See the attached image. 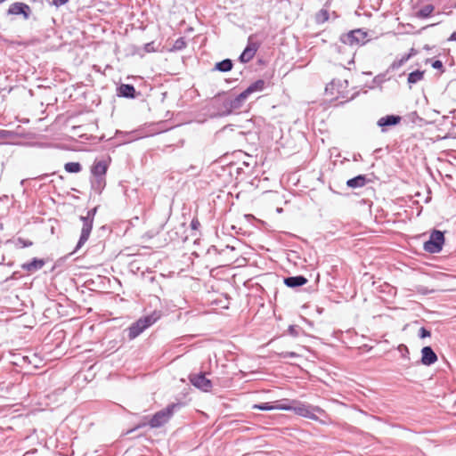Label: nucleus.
<instances>
[{
    "instance_id": "41",
    "label": "nucleus",
    "mask_w": 456,
    "mask_h": 456,
    "mask_svg": "<svg viewBox=\"0 0 456 456\" xmlns=\"http://www.w3.org/2000/svg\"><path fill=\"white\" fill-rule=\"evenodd\" d=\"M449 40L456 41V31L451 35Z\"/></svg>"
},
{
    "instance_id": "40",
    "label": "nucleus",
    "mask_w": 456,
    "mask_h": 456,
    "mask_svg": "<svg viewBox=\"0 0 456 456\" xmlns=\"http://www.w3.org/2000/svg\"><path fill=\"white\" fill-rule=\"evenodd\" d=\"M9 134V132L6 130H0V138H6Z\"/></svg>"
},
{
    "instance_id": "22",
    "label": "nucleus",
    "mask_w": 456,
    "mask_h": 456,
    "mask_svg": "<svg viewBox=\"0 0 456 456\" xmlns=\"http://www.w3.org/2000/svg\"><path fill=\"white\" fill-rule=\"evenodd\" d=\"M233 63L230 59H224L216 64L215 69L221 72H227L232 69Z\"/></svg>"
},
{
    "instance_id": "14",
    "label": "nucleus",
    "mask_w": 456,
    "mask_h": 456,
    "mask_svg": "<svg viewBox=\"0 0 456 456\" xmlns=\"http://www.w3.org/2000/svg\"><path fill=\"white\" fill-rule=\"evenodd\" d=\"M45 261L34 257L30 262L24 263L21 265V269L28 273L37 272L44 267Z\"/></svg>"
},
{
    "instance_id": "24",
    "label": "nucleus",
    "mask_w": 456,
    "mask_h": 456,
    "mask_svg": "<svg viewBox=\"0 0 456 456\" xmlns=\"http://www.w3.org/2000/svg\"><path fill=\"white\" fill-rule=\"evenodd\" d=\"M434 6L432 4H427L423 6L418 12L416 13L417 18L425 19L431 15L434 11Z\"/></svg>"
},
{
    "instance_id": "35",
    "label": "nucleus",
    "mask_w": 456,
    "mask_h": 456,
    "mask_svg": "<svg viewBox=\"0 0 456 456\" xmlns=\"http://www.w3.org/2000/svg\"><path fill=\"white\" fill-rule=\"evenodd\" d=\"M144 50L147 53L154 52L155 49H154V46H153V42L145 44L144 45Z\"/></svg>"
},
{
    "instance_id": "17",
    "label": "nucleus",
    "mask_w": 456,
    "mask_h": 456,
    "mask_svg": "<svg viewBox=\"0 0 456 456\" xmlns=\"http://www.w3.org/2000/svg\"><path fill=\"white\" fill-rule=\"evenodd\" d=\"M161 317L160 312L154 311L149 315L143 316L140 318V322L142 325L144 326L145 329L149 328L152 324H154L159 318Z\"/></svg>"
},
{
    "instance_id": "32",
    "label": "nucleus",
    "mask_w": 456,
    "mask_h": 456,
    "mask_svg": "<svg viewBox=\"0 0 456 456\" xmlns=\"http://www.w3.org/2000/svg\"><path fill=\"white\" fill-rule=\"evenodd\" d=\"M46 2L48 4H50L51 5H54L55 7H60L63 4H65L66 3H68L69 0H46Z\"/></svg>"
},
{
    "instance_id": "28",
    "label": "nucleus",
    "mask_w": 456,
    "mask_h": 456,
    "mask_svg": "<svg viewBox=\"0 0 456 456\" xmlns=\"http://www.w3.org/2000/svg\"><path fill=\"white\" fill-rule=\"evenodd\" d=\"M186 46V41L184 39V37H179L177 38L174 45H173V50H175V51H180V50H183V48H185Z\"/></svg>"
},
{
    "instance_id": "3",
    "label": "nucleus",
    "mask_w": 456,
    "mask_h": 456,
    "mask_svg": "<svg viewBox=\"0 0 456 456\" xmlns=\"http://www.w3.org/2000/svg\"><path fill=\"white\" fill-rule=\"evenodd\" d=\"M177 408H180L179 403H171L167 405L166 408L157 411L149 420L148 424L152 428L162 427L164 424L168 422L173 416L175 410Z\"/></svg>"
},
{
    "instance_id": "30",
    "label": "nucleus",
    "mask_w": 456,
    "mask_h": 456,
    "mask_svg": "<svg viewBox=\"0 0 456 456\" xmlns=\"http://www.w3.org/2000/svg\"><path fill=\"white\" fill-rule=\"evenodd\" d=\"M397 350L400 352L401 356L403 358H405V359L410 358L409 357L410 352H409V348L407 347V346L401 344L398 346Z\"/></svg>"
},
{
    "instance_id": "37",
    "label": "nucleus",
    "mask_w": 456,
    "mask_h": 456,
    "mask_svg": "<svg viewBox=\"0 0 456 456\" xmlns=\"http://www.w3.org/2000/svg\"><path fill=\"white\" fill-rule=\"evenodd\" d=\"M432 67L434 69H440L443 68V62L439 60H436L435 61H433Z\"/></svg>"
},
{
    "instance_id": "11",
    "label": "nucleus",
    "mask_w": 456,
    "mask_h": 456,
    "mask_svg": "<svg viewBox=\"0 0 456 456\" xmlns=\"http://www.w3.org/2000/svg\"><path fill=\"white\" fill-rule=\"evenodd\" d=\"M402 120V118L398 115H387L380 118L377 125L381 128L382 132L387 131V127L398 125Z\"/></svg>"
},
{
    "instance_id": "10",
    "label": "nucleus",
    "mask_w": 456,
    "mask_h": 456,
    "mask_svg": "<svg viewBox=\"0 0 456 456\" xmlns=\"http://www.w3.org/2000/svg\"><path fill=\"white\" fill-rule=\"evenodd\" d=\"M248 99V96L244 92H241L234 98H230L225 100L224 105L229 110V112L238 110L242 107L245 101Z\"/></svg>"
},
{
    "instance_id": "1",
    "label": "nucleus",
    "mask_w": 456,
    "mask_h": 456,
    "mask_svg": "<svg viewBox=\"0 0 456 456\" xmlns=\"http://www.w3.org/2000/svg\"><path fill=\"white\" fill-rule=\"evenodd\" d=\"M97 208H98L95 207L88 210L86 216L80 217V220L83 222V226L81 230V235L76 246L75 251L82 248L84 244L88 240L90 233L93 229L94 219L97 212Z\"/></svg>"
},
{
    "instance_id": "39",
    "label": "nucleus",
    "mask_w": 456,
    "mask_h": 456,
    "mask_svg": "<svg viewBox=\"0 0 456 456\" xmlns=\"http://www.w3.org/2000/svg\"><path fill=\"white\" fill-rule=\"evenodd\" d=\"M200 226V222L196 219H193L191 222V227L194 230L198 229V227Z\"/></svg>"
},
{
    "instance_id": "13",
    "label": "nucleus",
    "mask_w": 456,
    "mask_h": 456,
    "mask_svg": "<svg viewBox=\"0 0 456 456\" xmlns=\"http://www.w3.org/2000/svg\"><path fill=\"white\" fill-rule=\"evenodd\" d=\"M108 163L105 160H95L91 167L92 176L105 177Z\"/></svg>"
},
{
    "instance_id": "8",
    "label": "nucleus",
    "mask_w": 456,
    "mask_h": 456,
    "mask_svg": "<svg viewBox=\"0 0 456 456\" xmlns=\"http://www.w3.org/2000/svg\"><path fill=\"white\" fill-rule=\"evenodd\" d=\"M7 13L10 15H22L25 20H28L30 16L31 9L27 4L16 2L9 6Z\"/></svg>"
},
{
    "instance_id": "34",
    "label": "nucleus",
    "mask_w": 456,
    "mask_h": 456,
    "mask_svg": "<svg viewBox=\"0 0 456 456\" xmlns=\"http://www.w3.org/2000/svg\"><path fill=\"white\" fill-rule=\"evenodd\" d=\"M430 335H431L430 331L428 330H427L426 328L421 327L419 329V336L420 338H425L430 337Z\"/></svg>"
},
{
    "instance_id": "18",
    "label": "nucleus",
    "mask_w": 456,
    "mask_h": 456,
    "mask_svg": "<svg viewBox=\"0 0 456 456\" xmlns=\"http://www.w3.org/2000/svg\"><path fill=\"white\" fill-rule=\"evenodd\" d=\"M265 87V81L263 79H258L249 85L243 92L248 97L251 94L256 92H262Z\"/></svg>"
},
{
    "instance_id": "4",
    "label": "nucleus",
    "mask_w": 456,
    "mask_h": 456,
    "mask_svg": "<svg viewBox=\"0 0 456 456\" xmlns=\"http://www.w3.org/2000/svg\"><path fill=\"white\" fill-rule=\"evenodd\" d=\"M348 86V82L346 79L336 78L333 79L330 83H329L325 87V92L327 94L331 95L332 97L338 98H347L346 88Z\"/></svg>"
},
{
    "instance_id": "2",
    "label": "nucleus",
    "mask_w": 456,
    "mask_h": 456,
    "mask_svg": "<svg viewBox=\"0 0 456 456\" xmlns=\"http://www.w3.org/2000/svg\"><path fill=\"white\" fill-rule=\"evenodd\" d=\"M292 411L298 416L307 418L312 420H318L316 413H324V411L319 406H314L296 400H293Z\"/></svg>"
},
{
    "instance_id": "25",
    "label": "nucleus",
    "mask_w": 456,
    "mask_h": 456,
    "mask_svg": "<svg viewBox=\"0 0 456 456\" xmlns=\"http://www.w3.org/2000/svg\"><path fill=\"white\" fill-rule=\"evenodd\" d=\"M275 410L290 411L293 408V400L284 399L281 403H276L274 404Z\"/></svg>"
},
{
    "instance_id": "29",
    "label": "nucleus",
    "mask_w": 456,
    "mask_h": 456,
    "mask_svg": "<svg viewBox=\"0 0 456 456\" xmlns=\"http://www.w3.org/2000/svg\"><path fill=\"white\" fill-rule=\"evenodd\" d=\"M252 408L253 409H257V410H260V411L275 410L274 404H272L270 403H259V404H254Z\"/></svg>"
},
{
    "instance_id": "9",
    "label": "nucleus",
    "mask_w": 456,
    "mask_h": 456,
    "mask_svg": "<svg viewBox=\"0 0 456 456\" xmlns=\"http://www.w3.org/2000/svg\"><path fill=\"white\" fill-rule=\"evenodd\" d=\"M258 47L259 45L256 42H252V37H249L246 48L239 57L240 61L242 63H247L251 61L258 50Z\"/></svg>"
},
{
    "instance_id": "15",
    "label": "nucleus",
    "mask_w": 456,
    "mask_h": 456,
    "mask_svg": "<svg viewBox=\"0 0 456 456\" xmlns=\"http://www.w3.org/2000/svg\"><path fill=\"white\" fill-rule=\"evenodd\" d=\"M307 279L303 275L289 276L284 279V284L289 288H297L305 285Z\"/></svg>"
},
{
    "instance_id": "36",
    "label": "nucleus",
    "mask_w": 456,
    "mask_h": 456,
    "mask_svg": "<svg viewBox=\"0 0 456 456\" xmlns=\"http://www.w3.org/2000/svg\"><path fill=\"white\" fill-rule=\"evenodd\" d=\"M289 333L290 335H292L293 337H297L298 335V331H297V328L293 325H290L289 327Z\"/></svg>"
},
{
    "instance_id": "44",
    "label": "nucleus",
    "mask_w": 456,
    "mask_h": 456,
    "mask_svg": "<svg viewBox=\"0 0 456 456\" xmlns=\"http://www.w3.org/2000/svg\"><path fill=\"white\" fill-rule=\"evenodd\" d=\"M3 1L4 2L5 0H3Z\"/></svg>"
},
{
    "instance_id": "19",
    "label": "nucleus",
    "mask_w": 456,
    "mask_h": 456,
    "mask_svg": "<svg viewBox=\"0 0 456 456\" xmlns=\"http://www.w3.org/2000/svg\"><path fill=\"white\" fill-rule=\"evenodd\" d=\"M90 183L92 190L100 194L106 185V177L92 176Z\"/></svg>"
},
{
    "instance_id": "6",
    "label": "nucleus",
    "mask_w": 456,
    "mask_h": 456,
    "mask_svg": "<svg viewBox=\"0 0 456 456\" xmlns=\"http://www.w3.org/2000/svg\"><path fill=\"white\" fill-rule=\"evenodd\" d=\"M367 36V32L358 28L341 35L340 41L348 45H364Z\"/></svg>"
},
{
    "instance_id": "31",
    "label": "nucleus",
    "mask_w": 456,
    "mask_h": 456,
    "mask_svg": "<svg viewBox=\"0 0 456 456\" xmlns=\"http://www.w3.org/2000/svg\"><path fill=\"white\" fill-rule=\"evenodd\" d=\"M32 245H33V242L31 240H25L22 238H18L16 240V246H20L21 248L30 247Z\"/></svg>"
},
{
    "instance_id": "38",
    "label": "nucleus",
    "mask_w": 456,
    "mask_h": 456,
    "mask_svg": "<svg viewBox=\"0 0 456 456\" xmlns=\"http://www.w3.org/2000/svg\"><path fill=\"white\" fill-rule=\"evenodd\" d=\"M321 16L322 17V21H325V20H328V18H329V13H328V12H327L326 10H322V11L320 12V14H319V17H321Z\"/></svg>"
},
{
    "instance_id": "20",
    "label": "nucleus",
    "mask_w": 456,
    "mask_h": 456,
    "mask_svg": "<svg viewBox=\"0 0 456 456\" xmlns=\"http://www.w3.org/2000/svg\"><path fill=\"white\" fill-rule=\"evenodd\" d=\"M140 320H137L134 322L128 329V338L130 339H134L138 337L141 333H142L146 329L143 325L140 324Z\"/></svg>"
},
{
    "instance_id": "33",
    "label": "nucleus",
    "mask_w": 456,
    "mask_h": 456,
    "mask_svg": "<svg viewBox=\"0 0 456 456\" xmlns=\"http://www.w3.org/2000/svg\"><path fill=\"white\" fill-rule=\"evenodd\" d=\"M279 355L281 358H296L299 356V354L295 352H281L279 354Z\"/></svg>"
},
{
    "instance_id": "21",
    "label": "nucleus",
    "mask_w": 456,
    "mask_h": 456,
    "mask_svg": "<svg viewBox=\"0 0 456 456\" xmlns=\"http://www.w3.org/2000/svg\"><path fill=\"white\" fill-rule=\"evenodd\" d=\"M367 183V178L363 175H359L354 178L347 180L346 185L350 188H361Z\"/></svg>"
},
{
    "instance_id": "7",
    "label": "nucleus",
    "mask_w": 456,
    "mask_h": 456,
    "mask_svg": "<svg viewBox=\"0 0 456 456\" xmlns=\"http://www.w3.org/2000/svg\"><path fill=\"white\" fill-rule=\"evenodd\" d=\"M189 380L195 387L203 392H209L212 388V382L206 378L205 373L191 374Z\"/></svg>"
},
{
    "instance_id": "43",
    "label": "nucleus",
    "mask_w": 456,
    "mask_h": 456,
    "mask_svg": "<svg viewBox=\"0 0 456 456\" xmlns=\"http://www.w3.org/2000/svg\"><path fill=\"white\" fill-rule=\"evenodd\" d=\"M4 1L3 0H0V4L3 3Z\"/></svg>"
},
{
    "instance_id": "42",
    "label": "nucleus",
    "mask_w": 456,
    "mask_h": 456,
    "mask_svg": "<svg viewBox=\"0 0 456 456\" xmlns=\"http://www.w3.org/2000/svg\"><path fill=\"white\" fill-rule=\"evenodd\" d=\"M144 425H145V424H140V425H138V426L136 427V428H141V427H143Z\"/></svg>"
},
{
    "instance_id": "5",
    "label": "nucleus",
    "mask_w": 456,
    "mask_h": 456,
    "mask_svg": "<svg viewBox=\"0 0 456 456\" xmlns=\"http://www.w3.org/2000/svg\"><path fill=\"white\" fill-rule=\"evenodd\" d=\"M444 243V232L438 230H434L431 232L428 240L424 243L423 248L427 252L436 254L442 250Z\"/></svg>"
},
{
    "instance_id": "23",
    "label": "nucleus",
    "mask_w": 456,
    "mask_h": 456,
    "mask_svg": "<svg viewBox=\"0 0 456 456\" xmlns=\"http://www.w3.org/2000/svg\"><path fill=\"white\" fill-rule=\"evenodd\" d=\"M423 77H424V71L415 70V71L411 72L408 75L407 81L411 86V85L416 84V83L419 82L420 80H422Z\"/></svg>"
},
{
    "instance_id": "26",
    "label": "nucleus",
    "mask_w": 456,
    "mask_h": 456,
    "mask_svg": "<svg viewBox=\"0 0 456 456\" xmlns=\"http://www.w3.org/2000/svg\"><path fill=\"white\" fill-rule=\"evenodd\" d=\"M411 56V53L405 54L402 56L399 60H395L393 61V63L390 65L389 69L392 70H395L402 67Z\"/></svg>"
},
{
    "instance_id": "12",
    "label": "nucleus",
    "mask_w": 456,
    "mask_h": 456,
    "mask_svg": "<svg viewBox=\"0 0 456 456\" xmlns=\"http://www.w3.org/2000/svg\"><path fill=\"white\" fill-rule=\"evenodd\" d=\"M437 361V355L431 346H424L421 350V363L423 365L430 366Z\"/></svg>"
},
{
    "instance_id": "27",
    "label": "nucleus",
    "mask_w": 456,
    "mask_h": 456,
    "mask_svg": "<svg viewBox=\"0 0 456 456\" xmlns=\"http://www.w3.org/2000/svg\"><path fill=\"white\" fill-rule=\"evenodd\" d=\"M64 169L68 173H78L82 170V166L78 162H68L64 165Z\"/></svg>"
},
{
    "instance_id": "16",
    "label": "nucleus",
    "mask_w": 456,
    "mask_h": 456,
    "mask_svg": "<svg viewBox=\"0 0 456 456\" xmlns=\"http://www.w3.org/2000/svg\"><path fill=\"white\" fill-rule=\"evenodd\" d=\"M118 95L125 98H135V88L129 84H122L118 88Z\"/></svg>"
}]
</instances>
